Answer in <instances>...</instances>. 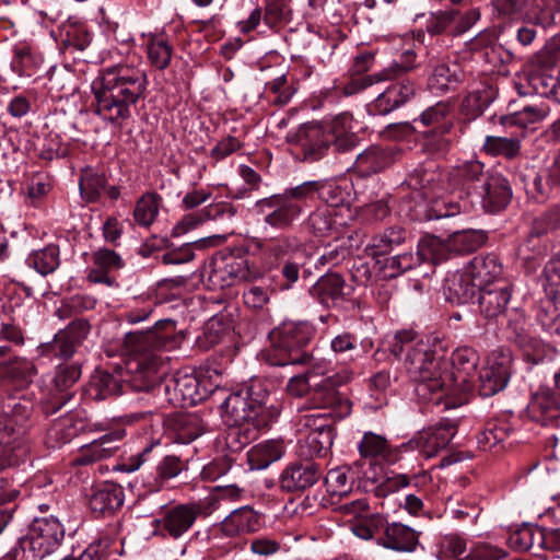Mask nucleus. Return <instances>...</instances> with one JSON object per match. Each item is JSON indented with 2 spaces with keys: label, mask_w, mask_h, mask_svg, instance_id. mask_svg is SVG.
Segmentation results:
<instances>
[{
  "label": "nucleus",
  "mask_w": 560,
  "mask_h": 560,
  "mask_svg": "<svg viewBox=\"0 0 560 560\" xmlns=\"http://www.w3.org/2000/svg\"><path fill=\"white\" fill-rule=\"evenodd\" d=\"M390 353L402 363L420 399L439 404L454 388V373L442 350L413 330H400L390 343Z\"/></svg>",
  "instance_id": "1"
},
{
  "label": "nucleus",
  "mask_w": 560,
  "mask_h": 560,
  "mask_svg": "<svg viewBox=\"0 0 560 560\" xmlns=\"http://www.w3.org/2000/svg\"><path fill=\"white\" fill-rule=\"evenodd\" d=\"M184 335L176 331L172 319L159 320L152 329L125 335L124 347L133 355L127 363L121 381L136 392L162 390L164 360L159 350H172L182 343Z\"/></svg>",
  "instance_id": "2"
},
{
  "label": "nucleus",
  "mask_w": 560,
  "mask_h": 560,
  "mask_svg": "<svg viewBox=\"0 0 560 560\" xmlns=\"http://www.w3.org/2000/svg\"><path fill=\"white\" fill-rule=\"evenodd\" d=\"M148 78L143 70L132 65L117 63L105 68L94 81V113L116 127L131 117V107L144 97Z\"/></svg>",
  "instance_id": "3"
},
{
  "label": "nucleus",
  "mask_w": 560,
  "mask_h": 560,
  "mask_svg": "<svg viewBox=\"0 0 560 560\" xmlns=\"http://www.w3.org/2000/svg\"><path fill=\"white\" fill-rule=\"evenodd\" d=\"M269 393L260 381L230 394L222 404L223 419L230 427L228 445L241 450L255 441L278 416L267 406Z\"/></svg>",
  "instance_id": "4"
},
{
  "label": "nucleus",
  "mask_w": 560,
  "mask_h": 560,
  "mask_svg": "<svg viewBox=\"0 0 560 560\" xmlns=\"http://www.w3.org/2000/svg\"><path fill=\"white\" fill-rule=\"evenodd\" d=\"M288 140L298 145L306 162L324 158L330 145L338 152H348L359 143V137L353 131V118L349 113H341L320 124L303 125L288 136Z\"/></svg>",
  "instance_id": "5"
},
{
  "label": "nucleus",
  "mask_w": 560,
  "mask_h": 560,
  "mask_svg": "<svg viewBox=\"0 0 560 560\" xmlns=\"http://www.w3.org/2000/svg\"><path fill=\"white\" fill-rule=\"evenodd\" d=\"M467 196H477L482 208L490 213L504 209L512 197L509 180L501 174L485 171L483 163L469 161L457 168Z\"/></svg>",
  "instance_id": "6"
},
{
  "label": "nucleus",
  "mask_w": 560,
  "mask_h": 560,
  "mask_svg": "<svg viewBox=\"0 0 560 560\" xmlns=\"http://www.w3.org/2000/svg\"><path fill=\"white\" fill-rule=\"evenodd\" d=\"M32 404L20 401L3 410L0 401V470L16 465L26 454L24 435L31 427Z\"/></svg>",
  "instance_id": "7"
},
{
  "label": "nucleus",
  "mask_w": 560,
  "mask_h": 560,
  "mask_svg": "<svg viewBox=\"0 0 560 560\" xmlns=\"http://www.w3.org/2000/svg\"><path fill=\"white\" fill-rule=\"evenodd\" d=\"M446 174L434 167L416 168L407 178V185L413 190H420L421 196L429 201L428 219H441L455 215L460 206L448 198L445 187Z\"/></svg>",
  "instance_id": "8"
},
{
  "label": "nucleus",
  "mask_w": 560,
  "mask_h": 560,
  "mask_svg": "<svg viewBox=\"0 0 560 560\" xmlns=\"http://www.w3.org/2000/svg\"><path fill=\"white\" fill-rule=\"evenodd\" d=\"M312 337L313 329L308 325H284L272 334V349L268 353L269 363L277 366L310 363L312 355L305 348Z\"/></svg>",
  "instance_id": "9"
},
{
  "label": "nucleus",
  "mask_w": 560,
  "mask_h": 560,
  "mask_svg": "<svg viewBox=\"0 0 560 560\" xmlns=\"http://www.w3.org/2000/svg\"><path fill=\"white\" fill-rule=\"evenodd\" d=\"M492 4L500 16L542 27L551 26L560 12V0H492Z\"/></svg>",
  "instance_id": "10"
},
{
  "label": "nucleus",
  "mask_w": 560,
  "mask_h": 560,
  "mask_svg": "<svg viewBox=\"0 0 560 560\" xmlns=\"http://www.w3.org/2000/svg\"><path fill=\"white\" fill-rule=\"evenodd\" d=\"M65 530L57 518H35L28 535L19 540L22 553L30 556L32 560H45L56 552L63 539Z\"/></svg>",
  "instance_id": "11"
},
{
  "label": "nucleus",
  "mask_w": 560,
  "mask_h": 560,
  "mask_svg": "<svg viewBox=\"0 0 560 560\" xmlns=\"http://www.w3.org/2000/svg\"><path fill=\"white\" fill-rule=\"evenodd\" d=\"M248 247L269 267L305 253L300 240L293 235L270 238L253 237L248 241Z\"/></svg>",
  "instance_id": "12"
},
{
  "label": "nucleus",
  "mask_w": 560,
  "mask_h": 560,
  "mask_svg": "<svg viewBox=\"0 0 560 560\" xmlns=\"http://www.w3.org/2000/svg\"><path fill=\"white\" fill-rule=\"evenodd\" d=\"M206 272L208 284L213 290L231 287L237 281H244L250 277L246 258L235 255L213 258Z\"/></svg>",
  "instance_id": "13"
},
{
  "label": "nucleus",
  "mask_w": 560,
  "mask_h": 560,
  "mask_svg": "<svg viewBox=\"0 0 560 560\" xmlns=\"http://www.w3.org/2000/svg\"><path fill=\"white\" fill-rule=\"evenodd\" d=\"M352 372L345 370L324 378L313 392V401L317 408H330L337 417H346L351 412L350 400L336 389L337 386L350 382Z\"/></svg>",
  "instance_id": "14"
},
{
  "label": "nucleus",
  "mask_w": 560,
  "mask_h": 560,
  "mask_svg": "<svg viewBox=\"0 0 560 560\" xmlns=\"http://www.w3.org/2000/svg\"><path fill=\"white\" fill-rule=\"evenodd\" d=\"M256 208L264 222L277 230L290 228L302 213L301 205L284 199L280 194L258 200Z\"/></svg>",
  "instance_id": "15"
},
{
  "label": "nucleus",
  "mask_w": 560,
  "mask_h": 560,
  "mask_svg": "<svg viewBox=\"0 0 560 560\" xmlns=\"http://www.w3.org/2000/svg\"><path fill=\"white\" fill-rule=\"evenodd\" d=\"M196 520V510L189 502L165 509L154 524L159 535L176 540L194 526Z\"/></svg>",
  "instance_id": "16"
},
{
  "label": "nucleus",
  "mask_w": 560,
  "mask_h": 560,
  "mask_svg": "<svg viewBox=\"0 0 560 560\" xmlns=\"http://www.w3.org/2000/svg\"><path fill=\"white\" fill-rule=\"evenodd\" d=\"M323 475L322 467L313 462H294L280 474L279 486L282 491L298 492L314 486Z\"/></svg>",
  "instance_id": "17"
},
{
  "label": "nucleus",
  "mask_w": 560,
  "mask_h": 560,
  "mask_svg": "<svg viewBox=\"0 0 560 560\" xmlns=\"http://www.w3.org/2000/svg\"><path fill=\"white\" fill-rule=\"evenodd\" d=\"M478 361V353L472 348L462 347L453 352L452 361L448 362L455 382L450 395H455L458 390L467 392L471 389L477 377Z\"/></svg>",
  "instance_id": "18"
},
{
  "label": "nucleus",
  "mask_w": 560,
  "mask_h": 560,
  "mask_svg": "<svg viewBox=\"0 0 560 560\" xmlns=\"http://www.w3.org/2000/svg\"><path fill=\"white\" fill-rule=\"evenodd\" d=\"M513 287L508 280L494 282V287L479 290L478 305L480 315L487 319H497L508 311Z\"/></svg>",
  "instance_id": "19"
},
{
  "label": "nucleus",
  "mask_w": 560,
  "mask_h": 560,
  "mask_svg": "<svg viewBox=\"0 0 560 560\" xmlns=\"http://www.w3.org/2000/svg\"><path fill=\"white\" fill-rule=\"evenodd\" d=\"M125 436L124 430H115L102 435L100 439L81 446L74 458L77 465H90L103 459L113 457L120 448L121 441Z\"/></svg>",
  "instance_id": "20"
},
{
  "label": "nucleus",
  "mask_w": 560,
  "mask_h": 560,
  "mask_svg": "<svg viewBox=\"0 0 560 560\" xmlns=\"http://www.w3.org/2000/svg\"><path fill=\"white\" fill-rule=\"evenodd\" d=\"M349 217V208L324 205L310 214L308 226L316 236H329L338 234Z\"/></svg>",
  "instance_id": "21"
},
{
  "label": "nucleus",
  "mask_w": 560,
  "mask_h": 560,
  "mask_svg": "<svg viewBox=\"0 0 560 560\" xmlns=\"http://www.w3.org/2000/svg\"><path fill=\"white\" fill-rule=\"evenodd\" d=\"M397 154L392 147L370 145L357 156L352 167L359 176L369 177L389 167Z\"/></svg>",
  "instance_id": "22"
},
{
  "label": "nucleus",
  "mask_w": 560,
  "mask_h": 560,
  "mask_svg": "<svg viewBox=\"0 0 560 560\" xmlns=\"http://www.w3.org/2000/svg\"><path fill=\"white\" fill-rule=\"evenodd\" d=\"M90 325L86 319H75L65 329L56 334L49 351L61 359H69L77 351L78 347L88 337Z\"/></svg>",
  "instance_id": "23"
},
{
  "label": "nucleus",
  "mask_w": 560,
  "mask_h": 560,
  "mask_svg": "<svg viewBox=\"0 0 560 560\" xmlns=\"http://www.w3.org/2000/svg\"><path fill=\"white\" fill-rule=\"evenodd\" d=\"M162 390L167 401L177 407L195 405L199 399L198 381L190 374H178L165 378Z\"/></svg>",
  "instance_id": "24"
},
{
  "label": "nucleus",
  "mask_w": 560,
  "mask_h": 560,
  "mask_svg": "<svg viewBox=\"0 0 560 560\" xmlns=\"http://www.w3.org/2000/svg\"><path fill=\"white\" fill-rule=\"evenodd\" d=\"M350 292L351 287L346 283L342 276L336 272H327L322 276L310 289V294L325 306L335 305Z\"/></svg>",
  "instance_id": "25"
},
{
  "label": "nucleus",
  "mask_w": 560,
  "mask_h": 560,
  "mask_svg": "<svg viewBox=\"0 0 560 560\" xmlns=\"http://www.w3.org/2000/svg\"><path fill=\"white\" fill-rule=\"evenodd\" d=\"M528 75L529 85L540 96L560 103V67L533 65Z\"/></svg>",
  "instance_id": "26"
},
{
  "label": "nucleus",
  "mask_w": 560,
  "mask_h": 560,
  "mask_svg": "<svg viewBox=\"0 0 560 560\" xmlns=\"http://www.w3.org/2000/svg\"><path fill=\"white\" fill-rule=\"evenodd\" d=\"M416 93L412 81L401 80L390 84L374 101L371 110L378 115H385L407 103Z\"/></svg>",
  "instance_id": "27"
},
{
  "label": "nucleus",
  "mask_w": 560,
  "mask_h": 560,
  "mask_svg": "<svg viewBox=\"0 0 560 560\" xmlns=\"http://www.w3.org/2000/svg\"><path fill=\"white\" fill-rule=\"evenodd\" d=\"M443 289L446 300L457 304L468 303L479 292L467 266L450 275L444 281Z\"/></svg>",
  "instance_id": "28"
},
{
  "label": "nucleus",
  "mask_w": 560,
  "mask_h": 560,
  "mask_svg": "<svg viewBox=\"0 0 560 560\" xmlns=\"http://www.w3.org/2000/svg\"><path fill=\"white\" fill-rule=\"evenodd\" d=\"M466 266L479 290L486 287H494V282L504 280L501 277L503 272L502 265L493 254L476 256Z\"/></svg>",
  "instance_id": "29"
},
{
  "label": "nucleus",
  "mask_w": 560,
  "mask_h": 560,
  "mask_svg": "<svg viewBox=\"0 0 560 560\" xmlns=\"http://www.w3.org/2000/svg\"><path fill=\"white\" fill-rule=\"evenodd\" d=\"M455 433L456 424L444 420L420 433L418 443L423 454L427 457H432L448 445Z\"/></svg>",
  "instance_id": "30"
},
{
  "label": "nucleus",
  "mask_w": 560,
  "mask_h": 560,
  "mask_svg": "<svg viewBox=\"0 0 560 560\" xmlns=\"http://www.w3.org/2000/svg\"><path fill=\"white\" fill-rule=\"evenodd\" d=\"M259 515L250 506H242L232 511L221 523L224 535L233 537L254 533L259 529Z\"/></svg>",
  "instance_id": "31"
},
{
  "label": "nucleus",
  "mask_w": 560,
  "mask_h": 560,
  "mask_svg": "<svg viewBox=\"0 0 560 560\" xmlns=\"http://www.w3.org/2000/svg\"><path fill=\"white\" fill-rule=\"evenodd\" d=\"M94 267L89 271L88 279L94 283H105L108 287L115 284V279L108 275L113 270L122 267L120 256L112 250L102 248L93 254Z\"/></svg>",
  "instance_id": "32"
},
{
  "label": "nucleus",
  "mask_w": 560,
  "mask_h": 560,
  "mask_svg": "<svg viewBox=\"0 0 560 560\" xmlns=\"http://www.w3.org/2000/svg\"><path fill=\"white\" fill-rule=\"evenodd\" d=\"M124 503V490L120 486L106 482L97 486L89 500L94 513L106 514L119 509Z\"/></svg>",
  "instance_id": "33"
},
{
  "label": "nucleus",
  "mask_w": 560,
  "mask_h": 560,
  "mask_svg": "<svg viewBox=\"0 0 560 560\" xmlns=\"http://www.w3.org/2000/svg\"><path fill=\"white\" fill-rule=\"evenodd\" d=\"M510 377V366L506 361L493 362L485 368L477 377L478 390L483 397H490L502 390Z\"/></svg>",
  "instance_id": "34"
},
{
  "label": "nucleus",
  "mask_w": 560,
  "mask_h": 560,
  "mask_svg": "<svg viewBox=\"0 0 560 560\" xmlns=\"http://www.w3.org/2000/svg\"><path fill=\"white\" fill-rule=\"evenodd\" d=\"M509 338L525 352L539 347V340L532 334L530 325L527 323L524 313L517 308L512 310L509 315Z\"/></svg>",
  "instance_id": "35"
},
{
  "label": "nucleus",
  "mask_w": 560,
  "mask_h": 560,
  "mask_svg": "<svg viewBox=\"0 0 560 560\" xmlns=\"http://www.w3.org/2000/svg\"><path fill=\"white\" fill-rule=\"evenodd\" d=\"M383 545L397 551H413L418 545V534L400 523L387 524Z\"/></svg>",
  "instance_id": "36"
},
{
  "label": "nucleus",
  "mask_w": 560,
  "mask_h": 560,
  "mask_svg": "<svg viewBox=\"0 0 560 560\" xmlns=\"http://www.w3.org/2000/svg\"><path fill=\"white\" fill-rule=\"evenodd\" d=\"M509 540L513 548L535 555L546 548V533L537 526L524 525L511 534Z\"/></svg>",
  "instance_id": "37"
},
{
  "label": "nucleus",
  "mask_w": 560,
  "mask_h": 560,
  "mask_svg": "<svg viewBox=\"0 0 560 560\" xmlns=\"http://www.w3.org/2000/svg\"><path fill=\"white\" fill-rule=\"evenodd\" d=\"M283 454V442L278 440H269L252 447L247 454V457L252 469H265L270 464L279 460Z\"/></svg>",
  "instance_id": "38"
},
{
  "label": "nucleus",
  "mask_w": 560,
  "mask_h": 560,
  "mask_svg": "<svg viewBox=\"0 0 560 560\" xmlns=\"http://www.w3.org/2000/svg\"><path fill=\"white\" fill-rule=\"evenodd\" d=\"M429 479L430 477L427 472L416 475L412 477V479H410L405 474H386L382 479L373 480L376 483L374 492L376 497L386 500L387 498L395 494L399 490L409 486L412 480L415 481L416 486H419L420 483H424Z\"/></svg>",
  "instance_id": "39"
},
{
  "label": "nucleus",
  "mask_w": 560,
  "mask_h": 560,
  "mask_svg": "<svg viewBox=\"0 0 560 560\" xmlns=\"http://www.w3.org/2000/svg\"><path fill=\"white\" fill-rule=\"evenodd\" d=\"M82 429L78 427L74 417L67 415L56 420L47 430L46 444L49 447H59L70 442Z\"/></svg>",
  "instance_id": "40"
},
{
  "label": "nucleus",
  "mask_w": 560,
  "mask_h": 560,
  "mask_svg": "<svg viewBox=\"0 0 560 560\" xmlns=\"http://www.w3.org/2000/svg\"><path fill=\"white\" fill-rule=\"evenodd\" d=\"M462 80V71L458 65L452 66L445 62L434 67L432 74L428 80L430 90L439 93H445Z\"/></svg>",
  "instance_id": "41"
},
{
  "label": "nucleus",
  "mask_w": 560,
  "mask_h": 560,
  "mask_svg": "<svg viewBox=\"0 0 560 560\" xmlns=\"http://www.w3.org/2000/svg\"><path fill=\"white\" fill-rule=\"evenodd\" d=\"M120 380L105 371H95L92 375L88 393L95 400H103L110 396L117 395L121 390Z\"/></svg>",
  "instance_id": "42"
},
{
  "label": "nucleus",
  "mask_w": 560,
  "mask_h": 560,
  "mask_svg": "<svg viewBox=\"0 0 560 560\" xmlns=\"http://www.w3.org/2000/svg\"><path fill=\"white\" fill-rule=\"evenodd\" d=\"M59 247L47 245L42 249L32 252L26 258V265L42 276L52 273L60 265Z\"/></svg>",
  "instance_id": "43"
},
{
  "label": "nucleus",
  "mask_w": 560,
  "mask_h": 560,
  "mask_svg": "<svg viewBox=\"0 0 560 560\" xmlns=\"http://www.w3.org/2000/svg\"><path fill=\"white\" fill-rule=\"evenodd\" d=\"M483 150L492 156L514 160L521 154V140L514 137L487 136L483 142Z\"/></svg>",
  "instance_id": "44"
},
{
  "label": "nucleus",
  "mask_w": 560,
  "mask_h": 560,
  "mask_svg": "<svg viewBox=\"0 0 560 560\" xmlns=\"http://www.w3.org/2000/svg\"><path fill=\"white\" fill-rule=\"evenodd\" d=\"M0 374L20 386H26L36 374V368L33 362L26 359L14 358L0 364Z\"/></svg>",
  "instance_id": "45"
},
{
  "label": "nucleus",
  "mask_w": 560,
  "mask_h": 560,
  "mask_svg": "<svg viewBox=\"0 0 560 560\" xmlns=\"http://www.w3.org/2000/svg\"><path fill=\"white\" fill-rule=\"evenodd\" d=\"M487 235L482 231H457L447 240L448 249L458 254L470 253L486 243Z\"/></svg>",
  "instance_id": "46"
},
{
  "label": "nucleus",
  "mask_w": 560,
  "mask_h": 560,
  "mask_svg": "<svg viewBox=\"0 0 560 560\" xmlns=\"http://www.w3.org/2000/svg\"><path fill=\"white\" fill-rule=\"evenodd\" d=\"M512 431L511 425L503 420L488 421L483 431L478 435V444L483 451H491L504 442Z\"/></svg>",
  "instance_id": "47"
},
{
  "label": "nucleus",
  "mask_w": 560,
  "mask_h": 560,
  "mask_svg": "<svg viewBox=\"0 0 560 560\" xmlns=\"http://www.w3.org/2000/svg\"><path fill=\"white\" fill-rule=\"evenodd\" d=\"M450 110L451 107L448 103L438 102L435 105L427 108L420 115L419 120L423 126H434L440 135H445L453 127L452 122L447 120Z\"/></svg>",
  "instance_id": "48"
},
{
  "label": "nucleus",
  "mask_w": 560,
  "mask_h": 560,
  "mask_svg": "<svg viewBox=\"0 0 560 560\" xmlns=\"http://www.w3.org/2000/svg\"><path fill=\"white\" fill-rule=\"evenodd\" d=\"M161 206V198L155 192L143 195L136 203L133 210L135 221L142 226H150L156 219Z\"/></svg>",
  "instance_id": "49"
},
{
  "label": "nucleus",
  "mask_w": 560,
  "mask_h": 560,
  "mask_svg": "<svg viewBox=\"0 0 560 560\" xmlns=\"http://www.w3.org/2000/svg\"><path fill=\"white\" fill-rule=\"evenodd\" d=\"M107 179L103 173L85 168L79 183L81 196L89 202L96 201L105 189Z\"/></svg>",
  "instance_id": "50"
},
{
  "label": "nucleus",
  "mask_w": 560,
  "mask_h": 560,
  "mask_svg": "<svg viewBox=\"0 0 560 560\" xmlns=\"http://www.w3.org/2000/svg\"><path fill=\"white\" fill-rule=\"evenodd\" d=\"M387 524L386 518L382 514H370L368 512L363 517L358 518V521L351 524V530L357 537L368 540L381 532L385 533Z\"/></svg>",
  "instance_id": "51"
},
{
  "label": "nucleus",
  "mask_w": 560,
  "mask_h": 560,
  "mask_svg": "<svg viewBox=\"0 0 560 560\" xmlns=\"http://www.w3.org/2000/svg\"><path fill=\"white\" fill-rule=\"evenodd\" d=\"M534 185L541 196H549L553 188L560 187V150L551 163L535 178Z\"/></svg>",
  "instance_id": "52"
},
{
  "label": "nucleus",
  "mask_w": 560,
  "mask_h": 560,
  "mask_svg": "<svg viewBox=\"0 0 560 560\" xmlns=\"http://www.w3.org/2000/svg\"><path fill=\"white\" fill-rule=\"evenodd\" d=\"M147 52L151 65L158 70H164L171 62L173 48L163 36H153L148 43Z\"/></svg>",
  "instance_id": "53"
},
{
  "label": "nucleus",
  "mask_w": 560,
  "mask_h": 560,
  "mask_svg": "<svg viewBox=\"0 0 560 560\" xmlns=\"http://www.w3.org/2000/svg\"><path fill=\"white\" fill-rule=\"evenodd\" d=\"M549 115V108L545 105L526 106L521 112L512 115L501 116L500 124L503 126H526L542 120Z\"/></svg>",
  "instance_id": "54"
},
{
  "label": "nucleus",
  "mask_w": 560,
  "mask_h": 560,
  "mask_svg": "<svg viewBox=\"0 0 560 560\" xmlns=\"http://www.w3.org/2000/svg\"><path fill=\"white\" fill-rule=\"evenodd\" d=\"M359 452L365 458L387 459L390 455V448L385 438L366 432L359 444Z\"/></svg>",
  "instance_id": "55"
},
{
  "label": "nucleus",
  "mask_w": 560,
  "mask_h": 560,
  "mask_svg": "<svg viewBox=\"0 0 560 560\" xmlns=\"http://www.w3.org/2000/svg\"><path fill=\"white\" fill-rule=\"evenodd\" d=\"M447 250H450L447 241L444 242L434 235H425L419 241L416 254L420 257V262L424 260L439 261L446 258Z\"/></svg>",
  "instance_id": "56"
},
{
  "label": "nucleus",
  "mask_w": 560,
  "mask_h": 560,
  "mask_svg": "<svg viewBox=\"0 0 560 560\" xmlns=\"http://www.w3.org/2000/svg\"><path fill=\"white\" fill-rule=\"evenodd\" d=\"M332 445V429L312 430L305 438L303 447L307 448L304 454L307 456L320 457L327 453Z\"/></svg>",
  "instance_id": "57"
},
{
  "label": "nucleus",
  "mask_w": 560,
  "mask_h": 560,
  "mask_svg": "<svg viewBox=\"0 0 560 560\" xmlns=\"http://www.w3.org/2000/svg\"><path fill=\"white\" fill-rule=\"evenodd\" d=\"M493 100L491 89H479L470 92L462 103V110L469 117L475 118L482 114Z\"/></svg>",
  "instance_id": "58"
},
{
  "label": "nucleus",
  "mask_w": 560,
  "mask_h": 560,
  "mask_svg": "<svg viewBox=\"0 0 560 560\" xmlns=\"http://www.w3.org/2000/svg\"><path fill=\"white\" fill-rule=\"evenodd\" d=\"M406 238V232L402 228H389L378 236L373 238L372 254L385 255L389 253L394 246L400 245Z\"/></svg>",
  "instance_id": "59"
},
{
  "label": "nucleus",
  "mask_w": 560,
  "mask_h": 560,
  "mask_svg": "<svg viewBox=\"0 0 560 560\" xmlns=\"http://www.w3.org/2000/svg\"><path fill=\"white\" fill-rule=\"evenodd\" d=\"M317 196L326 202L338 208H348L345 203L350 194L340 184L332 180H317Z\"/></svg>",
  "instance_id": "60"
},
{
  "label": "nucleus",
  "mask_w": 560,
  "mask_h": 560,
  "mask_svg": "<svg viewBox=\"0 0 560 560\" xmlns=\"http://www.w3.org/2000/svg\"><path fill=\"white\" fill-rule=\"evenodd\" d=\"M533 65L560 67V33L551 37L532 58Z\"/></svg>",
  "instance_id": "61"
},
{
  "label": "nucleus",
  "mask_w": 560,
  "mask_h": 560,
  "mask_svg": "<svg viewBox=\"0 0 560 560\" xmlns=\"http://www.w3.org/2000/svg\"><path fill=\"white\" fill-rule=\"evenodd\" d=\"M419 264L420 257L417 254L404 253L396 255L386 260L385 275L389 278H395Z\"/></svg>",
  "instance_id": "62"
},
{
  "label": "nucleus",
  "mask_w": 560,
  "mask_h": 560,
  "mask_svg": "<svg viewBox=\"0 0 560 560\" xmlns=\"http://www.w3.org/2000/svg\"><path fill=\"white\" fill-rule=\"evenodd\" d=\"M538 320L550 334L560 336V305L553 301H546L539 313Z\"/></svg>",
  "instance_id": "63"
},
{
  "label": "nucleus",
  "mask_w": 560,
  "mask_h": 560,
  "mask_svg": "<svg viewBox=\"0 0 560 560\" xmlns=\"http://www.w3.org/2000/svg\"><path fill=\"white\" fill-rule=\"evenodd\" d=\"M465 550V540L455 534L445 535L439 544V556L444 560H459Z\"/></svg>",
  "instance_id": "64"
}]
</instances>
